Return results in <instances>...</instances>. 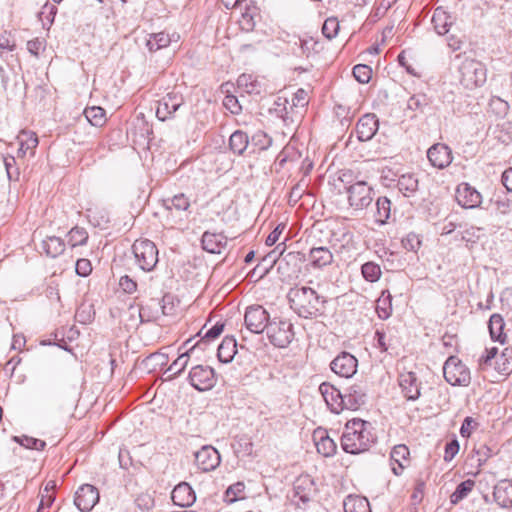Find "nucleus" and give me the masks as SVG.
I'll return each mask as SVG.
<instances>
[{
    "label": "nucleus",
    "instance_id": "1",
    "mask_svg": "<svg viewBox=\"0 0 512 512\" xmlns=\"http://www.w3.org/2000/svg\"><path fill=\"white\" fill-rule=\"evenodd\" d=\"M375 440L371 423L354 418L345 425L341 446L346 453L358 454L367 451Z\"/></svg>",
    "mask_w": 512,
    "mask_h": 512
},
{
    "label": "nucleus",
    "instance_id": "2",
    "mask_svg": "<svg viewBox=\"0 0 512 512\" xmlns=\"http://www.w3.org/2000/svg\"><path fill=\"white\" fill-rule=\"evenodd\" d=\"M288 299L294 312L305 319L321 315L326 302L314 289L305 286L291 288Z\"/></svg>",
    "mask_w": 512,
    "mask_h": 512
},
{
    "label": "nucleus",
    "instance_id": "3",
    "mask_svg": "<svg viewBox=\"0 0 512 512\" xmlns=\"http://www.w3.org/2000/svg\"><path fill=\"white\" fill-rule=\"evenodd\" d=\"M285 243L278 244L273 251L268 254L269 258H272L274 262H278V271L285 275L287 278L297 276L300 272V267L303 262L306 261L304 253L299 251L285 252Z\"/></svg>",
    "mask_w": 512,
    "mask_h": 512
},
{
    "label": "nucleus",
    "instance_id": "4",
    "mask_svg": "<svg viewBox=\"0 0 512 512\" xmlns=\"http://www.w3.org/2000/svg\"><path fill=\"white\" fill-rule=\"evenodd\" d=\"M460 83L466 89L481 87L486 82L487 69L485 65L472 58H465L459 66Z\"/></svg>",
    "mask_w": 512,
    "mask_h": 512
},
{
    "label": "nucleus",
    "instance_id": "5",
    "mask_svg": "<svg viewBox=\"0 0 512 512\" xmlns=\"http://www.w3.org/2000/svg\"><path fill=\"white\" fill-rule=\"evenodd\" d=\"M138 267L143 271H152L158 263V249L148 240H136L132 246Z\"/></svg>",
    "mask_w": 512,
    "mask_h": 512
},
{
    "label": "nucleus",
    "instance_id": "6",
    "mask_svg": "<svg viewBox=\"0 0 512 512\" xmlns=\"http://www.w3.org/2000/svg\"><path fill=\"white\" fill-rule=\"evenodd\" d=\"M443 375L453 386H468L471 380L470 371L456 356H450L444 363Z\"/></svg>",
    "mask_w": 512,
    "mask_h": 512
},
{
    "label": "nucleus",
    "instance_id": "7",
    "mask_svg": "<svg viewBox=\"0 0 512 512\" xmlns=\"http://www.w3.org/2000/svg\"><path fill=\"white\" fill-rule=\"evenodd\" d=\"M270 342L279 348L287 347L294 338L293 325L287 320L274 318L266 330Z\"/></svg>",
    "mask_w": 512,
    "mask_h": 512
},
{
    "label": "nucleus",
    "instance_id": "8",
    "mask_svg": "<svg viewBox=\"0 0 512 512\" xmlns=\"http://www.w3.org/2000/svg\"><path fill=\"white\" fill-rule=\"evenodd\" d=\"M348 202L354 210H363L373 201V188L365 181H358L347 188Z\"/></svg>",
    "mask_w": 512,
    "mask_h": 512
},
{
    "label": "nucleus",
    "instance_id": "9",
    "mask_svg": "<svg viewBox=\"0 0 512 512\" xmlns=\"http://www.w3.org/2000/svg\"><path fill=\"white\" fill-rule=\"evenodd\" d=\"M244 321L249 331L259 334L267 330L271 320H269V315L262 306L255 305L246 309Z\"/></svg>",
    "mask_w": 512,
    "mask_h": 512
},
{
    "label": "nucleus",
    "instance_id": "10",
    "mask_svg": "<svg viewBox=\"0 0 512 512\" xmlns=\"http://www.w3.org/2000/svg\"><path fill=\"white\" fill-rule=\"evenodd\" d=\"M191 384L199 391L211 389L216 382L214 369L210 366L198 365L189 373Z\"/></svg>",
    "mask_w": 512,
    "mask_h": 512
},
{
    "label": "nucleus",
    "instance_id": "11",
    "mask_svg": "<svg viewBox=\"0 0 512 512\" xmlns=\"http://www.w3.org/2000/svg\"><path fill=\"white\" fill-rule=\"evenodd\" d=\"M99 501V491L90 484H83L75 493L74 503L82 512H89Z\"/></svg>",
    "mask_w": 512,
    "mask_h": 512
},
{
    "label": "nucleus",
    "instance_id": "12",
    "mask_svg": "<svg viewBox=\"0 0 512 512\" xmlns=\"http://www.w3.org/2000/svg\"><path fill=\"white\" fill-rule=\"evenodd\" d=\"M221 462V455L217 449L211 445H204L195 452V463L199 469L204 472L214 470Z\"/></svg>",
    "mask_w": 512,
    "mask_h": 512
},
{
    "label": "nucleus",
    "instance_id": "13",
    "mask_svg": "<svg viewBox=\"0 0 512 512\" xmlns=\"http://www.w3.org/2000/svg\"><path fill=\"white\" fill-rule=\"evenodd\" d=\"M358 361L348 352H342L331 362V370L340 377L350 378L357 371Z\"/></svg>",
    "mask_w": 512,
    "mask_h": 512
},
{
    "label": "nucleus",
    "instance_id": "14",
    "mask_svg": "<svg viewBox=\"0 0 512 512\" xmlns=\"http://www.w3.org/2000/svg\"><path fill=\"white\" fill-rule=\"evenodd\" d=\"M319 391L331 412L339 414L346 409L343 393H341L335 386L324 382L319 386Z\"/></svg>",
    "mask_w": 512,
    "mask_h": 512
},
{
    "label": "nucleus",
    "instance_id": "15",
    "mask_svg": "<svg viewBox=\"0 0 512 512\" xmlns=\"http://www.w3.org/2000/svg\"><path fill=\"white\" fill-rule=\"evenodd\" d=\"M427 157L431 165L438 169H443L452 162V151L443 143L432 145L427 151Z\"/></svg>",
    "mask_w": 512,
    "mask_h": 512
},
{
    "label": "nucleus",
    "instance_id": "16",
    "mask_svg": "<svg viewBox=\"0 0 512 512\" xmlns=\"http://www.w3.org/2000/svg\"><path fill=\"white\" fill-rule=\"evenodd\" d=\"M183 104V98L177 93H168L163 97L156 109V116L160 121L170 118Z\"/></svg>",
    "mask_w": 512,
    "mask_h": 512
},
{
    "label": "nucleus",
    "instance_id": "17",
    "mask_svg": "<svg viewBox=\"0 0 512 512\" xmlns=\"http://www.w3.org/2000/svg\"><path fill=\"white\" fill-rule=\"evenodd\" d=\"M399 386L403 396L409 401H415L421 395L420 382L412 371L403 372L399 375Z\"/></svg>",
    "mask_w": 512,
    "mask_h": 512
},
{
    "label": "nucleus",
    "instance_id": "18",
    "mask_svg": "<svg viewBox=\"0 0 512 512\" xmlns=\"http://www.w3.org/2000/svg\"><path fill=\"white\" fill-rule=\"evenodd\" d=\"M409 456V448L404 444H398L392 448L390 453V465L394 475H402L404 469L409 466Z\"/></svg>",
    "mask_w": 512,
    "mask_h": 512
},
{
    "label": "nucleus",
    "instance_id": "19",
    "mask_svg": "<svg viewBox=\"0 0 512 512\" xmlns=\"http://www.w3.org/2000/svg\"><path fill=\"white\" fill-rule=\"evenodd\" d=\"M378 127L379 121L375 114L367 113L363 115L356 125L357 138L362 142L371 140L376 134Z\"/></svg>",
    "mask_w": 512,
    "mask_h": 512
},
{
    "label": "nucleus",
    "instance_id": "20",
    "mask_svg": "<svg viewBox=\"0 0 512 512\" xmlns=\"http://www.w3.org/2000/svg\"><path fill=\"white\" fill-rule=\"evenodd\" d=\"M456 200L464 208H476L481 204V194L467 183L458 185Z\"/></svg>",
    "mask_w": 512,
    "mask_h": 512
},
{
    "label": "nucleus",
    "instance_id": "21",
    "mask_svg": "<svg viewBox=\"0 0 512 512\" xmlns=\"http://www.w3.org/2000/svg\"><path fill=\"white\" fill-rule=\"evenodd\" d=\"M171 499L175 505L184 508L191 506L195 502L196 495L187 482H181L172 490Z\"/></svg>",
    "mask_w": 512,
    "mask_h": 512
},
{
    "label": "nucleus",
    "instance_id": "22",
    "mask_svg": "<svg viewBox=\"0 0 512 512\" xmlns=\"http://www.w3.org/2000/svg\"><path fill=\"white\" fill-rule=\"evenodd\" d=\"M293 489L295 496L303 503L308 502L316 490L314 480L308 474L297 477L294 481Z\"/></svg>",
    "mask_w": 512,
    "mask_h": 512
},
{
    "label": "nucleus",
    "instance_id": "23",
    "mask_svg": "<svg viewBox=\"0 0 512 512\" xmlns=\"http://www.w3.org/2000/svg\"><path fill=\"white\" fill-rule=\"evenodd\" d=\"M309 260L313 268L322 269L333 263L334 256L329 248L319 246L310 249Z\"/></svg>",
    "mask_w": 512,
    "mask_h": 512
},
{
    "label": "nucleus",
    "instance_id": "24",
    "mask_svg": "<svg viewBox=\"0 0 512 512\" xmlns=\"http://www.w3.org/2000/svg\"><path fill=\"white\" fill-rule=\"evenodd\" d=\"M240 6V0H235L233 3V11L230 14L229 25L226 30L231 29L233 23L238 24L242 31H250L253 29L254 21L253 17L248 13H243L241 10L238 12Z\"/></svg>",
    "mask_w": 512,
    "mask_h": 512
},
{
    "label": "nucleus",
    "instance_id": "25",
    "mask_svg": "<svg viewBox=\"0 0 512 512\" xmlns=\"http://www.w3.org/2000/svg\"><path fill=\"white\" fill-rule=\"evenodd\" d=\"M493 497L495 502L503 508L512 505V482L501 480L494 486Z\"/></svg>",
    "mask_w": 512,
    "mask_h": 512
},
{
    "label": "nucleus",
    "instance_id": "26",
    "mask_svg": "<svg viewBox=\"0 0 512 512\" xmlns=\"http://www.w3.org/2000/svg\"><path fill=\"white\" fill-rule=\"evenodd\" d=\"M344 405L348 410H357L365 403L366 394L360 385H352L343 394Z\"/></svg>",
    "mask_w": 512,
    "mask_h": 512
},
{
    "label": "nucleus",
    "instance_id": "27",
    "mask_svg": "<svg viewBox=\"0 0 512 512\" xmlns=\"http://www.w3.org/2000/svg\"><path fill=\"white\" fill-rule=\"evenodd\" d=\"M225 343L226 352H232V355H229V358L226 357V364H233V362H236L240 366L239 369H236L233 365L230 367V370H234V373H232L231 376L234 377L235 380H239L246 371V368H244L242 363L239 361L242 356L238 354L236 340L234 337L226 336Z\"/></svg>",
    "mask_w": 512,
    "mask_h": 512
},
{
    "label": "nucleus",
    "instance_id": "28",
    "mask_svg": "<svg viewBox=\"0 0 512 512\" xmlns=\"http://www.w3.org/2000/svg\"><path fill=\"white\" fill-rule=\"evenodd\" d=\"M504 327L505 322L500 314L494 313L490 316L488 328L492 340L499 341L501 344L506 342L507 335L503 332Z\"/></svg>",
    "mask_w": 512,
    "mask_h": 512
},
{
    "label": "nucleus",
    "instance_id": "29",
    "mask_svg": "<svg viewBox=\"0 0 512 512\" xmlns=\"http://www.w3.org/2000/svg\"><path fill=\"white\" fill-rule=\"evenodd\" d=\"M314 438L318 453L325 457H331L335 454L337 445L326 432H315Z\"/></svg>",
    "mask_w": 512,
    "mask_h": 512
},
{
    "label": "nucleus",
    "instance_id": "30",
    "mask_svg": "<svg viewBox=\"0 0 512 512\" xmlns=\"http://www.w3.org/2000/svg\"><path fill=\"white\" fill-rule=\"evenodd\" d=\"M431 21L435 31L439 35L447 34L450 26L452 25L451 16L442 7H437L434 10Z\"/></svg>",
    "mask_w": 512,
    "mask_h": 512
},
{
    "label": "nucleus",
    "instance_id": "31",
    "mask_svg": "<svg viewBox=\"0 0 512 512\" xmlns=\"http://www.w3.org/2000/svg\"><path fill=\"white\" fill-rule=\"evenodd\" d=\"M43 252L51 258H56L65 250V242L62 238L56 236H48L41 243Z\"/></svg>",
    "mask_w": 512,
    "mask_h": 512
},
{
    "label": "nucleus",
    "instance_id": "32",
    "mask_svg": "<svg viewBox=\"0 0 512 512\" xmlns=\"http://www.w3.org/2000/svg\"><path fill=\"white\" fill-rule=\"evenodd\" d=\"M248 145L249 137L244 131L236 130L229 137V150L234 155H242Z\"/></svg>",
    "mask_w": 512,
    "mask_h": 512
},
{
    "label": "nucleus",
    "instance_id": "33",
    "mask_svg": "<svg viewBox=\"0 0 512 512\" xmlns=\"http://www.w3.org/2000/svg\"><path fill=\"white\" fill-rule=\"evenodd\" d=\"M418 186V178L412 173L401 175L397 181V187L405 197L414 196L418 191Z\"/></svg>",
    "mask_w": 512,
    "mask_h": 512
},
{
    "label": "nucleus",
    "instance_id": "34",
    "mask_svg": "<svg viewBox=\"0 0 512 512\" xmlns=\"http://www.w3.org/2000/svg\"><path fill=\"white\" fill-rule=\"evenodd\" d=\"M224 239V236L222 233H210L205 232L202 235V247L204 250H206L209 253L212 254H219L221 253V250L223 248L222 240Z\"/></svg>",
    "mask_w": 512,
    "mask_h": 512
},
{
    "label": "nucleus",
    "instance_id": "35",
    "mask_svg": "<svg viewBox=\"0 0 512 512\" xmlns=\"http://www.w3.org/2000/svg\"><path fill=\"white\" fill-rule=\"evenodd\" d=\"M345 512H371L369 501L361 496H348L344 501Z\"/></svg>",
    "mask_w": 512,
    "mask_h": 512
},
{
    "label": "nucleus",
    "instance_id": "36",
    "mask_svg": "<svg viewBox=\"0 0 512 512\" xmlns=\"http://www.w3.org/2000/svg\"><path fill=\"white\" fill-rule=\"evenodd\" d=\"M495 369L505 375L512 372V348L506 347L499 356H496Z\"/></svg>",
    "mask_w": 512,
    "mask_h": 512
},
{
    "label": "nucleus",
    "instance_id": "37",
    "mask_svg": "<svg viewBox=\"0 0 512 512\" xmlns=\"http://www.w3.org/2000/svg\"><path fill=\"white\" fill-rule=\"evenodd\" d=\"M391 215V201L387 197H379L376 200L375 221L381 225L385 224Z\"/></svg>",
    "mask_w": 512,
    "mask_h": 512
},
{
    "label": "nucleus",
    "instance_id": "38",
    "mask_svg": "<svg viewBox=\"0 0 512 512\" xmlns=\"http://www.w3.org/2000/svg\"><path fill=\"white\" fill-rule=\"evenodd\" d=\"M171 38L164 32L154 33L149 36L146 41V46L151 52H155L159 49L169 46Z\"/></svg>",
    "mask_w": 512,
    "mask_h": 512
},
{
    "label": "nucleus",
    "instance_id": "39",
    "mask_svg": "<svg viewBox=\"0 0 512 512\" xmlns=\"http://www.w3.org/2000/svg\"><path fill=\"white\" fill-rule=\"evenodd\" d=\"M475 486V481L472 479H467L460 484L457 485L455 491L450 496V502L452 504H457L462 501L464 498L468 496V494L473 490Z\"/></svg>",
    "mask_w": 512,
    "mask_h": 512
},
{
    "label": "nucleus",
    "instance_id": "40",
    "mask_svg": "<svg viewBox=\"0 0 512 512\" xmlns=\"http://www.w3.org/2000/svg\"><path fill=\"white\" fill-rule=\"evenodd\" d=\"M86 119L96 127L102 126L106 121L105 110L99 106L88 107L84 110Z\"/></svg>",
    "mask_w": 512,
    "mask_h": 512
},
{
    "label": "nucleus",
    "instance_id": "41",
    "mask_svg": "<svg viewBox=\"0 0 512 512\" xmlns=\"http://www.w3.org/2000/svg\"><path fill=\"white\" fill-rule=\"evenodd\" d=\"M245 499V484L243 482H237L226 489V503L233 504Z\"/></svg>",
    "mask_w": 512,
    "mask_h": 512
},
{
    "label": "nucleus",
    "instance_id": "42",
    "mask_svg": "<svg viewBox=\"0 0 512 512\" xmlns=\"http://www.w3.org/2000/svg\"><path fill=\"white\" fill-rule=\"evenodd\" d=\"M363 278L368 282H376L380 279L382 271L380 266L372 261L366 262L361 266Z\"/></svg>",
    "mask_w": 512,
    "mask_h": 512
},
{
    "label": "nucleus",
    "instance_id": "43",
    "mask_svg": "<svg viewBox=\"0 0 512 512\" xmlns=\"http://www.w3.org/2000/svg\"><path fill=\"white\" fill-rule=\"evenodd\" d=\"M87 240L88 232L82 227L75 226L68 233V244L71 247L85 245Z\"/></svg>",
    "mask_w": 512,
    "mask_h": 512
},
{
    "label": "nucleus",
    "instance_id": "44",
    "mask_svg": "<svg viewBox=\"0 0 512 512\" xmlns=\"http://www.w3.org/2000/svg\"><path fill=\"white\" fill-rule=\"evenodd\" d=\"M491 456V449L484 444H481L478 448H475L470 455V461L475 464L478 468L483 466Z\"/></svg>",
    "mask_w": 512,
    "mask_h": 512
},
{
    "label": "nucleus",
    "instance_id": "45",
    "mask_svg": "<svg viewBox=\"0 0 512 512\" xmlns=\"http://www.w3.org/2000/svg\"><path fill=\"white\" fill-rule=\"evenodd\" d=\"M13 440L27 449L42 451L46 447L45 441L26 435L14 436Z\"/></svg>",
    "mask_w": 512,
    "mask_h": 512
},
{
    "label": "nucleus",
    "instance_id": "46",
    "mask_svg": "<svg viewBox=\"0 0 512 512\" xmlns=\"http://www.w3.org/2000/svg\"><path fill=\"white\" fill-rule=\"evenodd\" d=\"M195 346L196 345H193L189 350L179 355L178 358L168 367L167 372H171L173 376L179 375L187 366L189 352H191Z\"/></svg>",
    "mask_w": 512,
    "mask_h": 512
},
{
    "label": "nucleus",
    "instance_id": "47",
    "mask_svg": "<svg viewBox=\"0 0 512 512\" xmlns=\"http://www.w3.org/2000/svg\"><path fill=\"white\" fill-rule=\"evenodd\" d=\"M340 24L337 18L330 17L327 18L322 26V33L323 35L331 40L335 38L339 32Z\"/></svg>",
    "mask_w": 512,
    "mask_h": 512
},
{
    "label": "nucleus",
    "instance_id": "48",
    "mask_svg": "<svg viewBox=\"0 0 512 512\" xmlns=\"http://www.w3.org/2000/svg\"><path fill=\"white\" fill-rule=\"evenodd\" d=\"M353 75L359 83L366 84L371 79L372 69L368 65L358 64L353 68Z\"/></svg>",
    "mask_w": 512,
    "mask_h": 512
},
{
    "label": "nucleus",
    "instance_id": "49",
    "mask_svg": "<svg viewBox=\"0 0 512 512\" xmlns=\"http://www.w3.org/2000/svg\"><path fill=\"white\" fill-rule=\"evenodd\" d=\"M38 145V137L34 132L23 131L20 139V150L34 149Z\"/></svg>",
    "mask_w": 512,
    "mask_h": 512
},
{
    "label": "nucleus",
    "instance_id": "50",
    "mask_svg": "<svg viewBox=\"0 0 512 512\" xmlns=\"http://www.w3.org/2000/svg\"><path fill=\"white\" fill-rule=\"evenodd\" d=\"M166 202L170 203L167 205L168 209L173 207L178 211H186L190 206V202L184 194L175 195L173 198L167 200Z\"/></svg>",
    "mask_w": 512,
    "mask_h": 512
},
{
    "label": "nucleus",
    "instance_id": "51",
    "mask_svg": "<svg viewBox=\"0 0 512 512\" xmlns=\"http://www.w3.org/2000/svg\"><path fill=\"white\" fill-rule=\"evenodd\" d=\"M497 354H498V350L496 347L486 349L485 354H483L478 360L479 366L482 369H486L488 367H491L493 364L495 365V360H496Z\"/></svg>",
    "mask_w": 512,
    "mask_h": 512
},
{
    "label": "nucleus",
    "instance_id": "52",
    "mask_svg": "<svg viewBox=\"0 0 512 512\" xmlns=\"http://www.w3.org/2000/svg\"><path fill=\"white\" fill-rule=\"evenodd\" d=\"M135 504L142 511H149L155 505L154 497L149 493H141L135 499Z\"/></svg>",
    "mask_w": 512,
    "mask_h": 512
},
{
    "label": "nucleus",
    "instance_id": "53",
    "mask_svg": "<svg viewBox=\"0 0 512 512\" xmlns=\"http://www.w3.org/2000/svg\"><path fill=\"white\" fill-rule=\"evenodd\" d=\"M421 239L419 235L415 233H409L402 240L403 247L408 251L416 252L421 246Z\"/></svg>",
    "mask_w": 512,
    "mask_h": 512
},
{
    "label": "nucleus",
    "instance_id": "54",
    "mask_svg": "<svg viewBox=\"0 0 512 512\" xmlns=\"http://www.w3.org/2000/svg\"><path fill=\"white\" fill-rule=\"evenodd\" d=\"M224 331V322L218 321L211 328H209L202 336V341L208 342L219 337Z\"/></svg>",
    "mask_w": 512,
    "mask_h": 512
},
{
    "label": "nucleus",
    "instance_id": "55",
    "mask_svg": "<svg viewBox=\"0 0 512 512\" xmlns=\"http://www.w3.org/2000/svg\"><path fill=\"white\" fill-rule=\"evenodd\" d=\"M226 110L234 115H237L242 111V106L240 105L237 97L230 94L229 89H226Z\"/></svg>",
    "mask_w": 512,
    "mask_h": 512
},
{
    "label": "nucleus",
    "instance_id": "56",
    "mask_svg": "<svg viewBox=\"0 0 512 512\" xmlns=\"http://www.w3.org/2000/svg\"><path fill=\"white\" fill-rule=\"evenodd\" d=\"M76 273L81 277H87L92 272V265L90 260L80 258L76 261L75 265Z\"/></svg>",
    "mask_w": 512,
    "mask_h": 512
},
{
    "label": "nucleus",
    "instance_id": "57",
    "mask_svg": "<svg viewBox=\"0 0 512 512\" xmlns=\"http://www.w3.org/2000/svg\"><path fill=\"white\" fill-rule=\"evenodd\" d=\"M89 222L95 226L99 227L101 229L107 228V224L109 223V217L105 213H101L98 215V213H91L88 215Z\"/></svg>",
    "mask_w": 512,
    "mask_h": 512
},
{
    "label": "nucleus",
    "instance_id": "58",
    "mask_svg": "<svg viewBox=\"0 0 512 512\" xmlns=\"http://www.w3.org/2000/svg\"><path fill=\"white\" fill-rule=\"evenodd\" d=\"M161 310L163 315H173L175 313L174 296L165 294L161 300Z\"/></svg>",
    "mask_w": 512,
    "mask_h": 512
},
{
    "label": "nucleus",
    "instance_id": "59",
    "mask_svg": "<svg viewBox=\"0 0 512 512\" xmlns=\"http://www.w3.org/2000/svg\"><path fill=\"white\" fill-rule=\"evenodd\" d=\"M459 452V443L456 439L451 440L445 445L444 460L450 462Z\"/></svg>",
    "mask_w": 512,
    "mask_h": 512
},
{
    "label": "nucleus",
    "instance_id": "60",
    "mask_svg": "<svg viewBox=\"0 0 512 512\" xmlns=\"http://www.w3.org/2000/svg\"><path fill=\"white\" fill-rule=\"evenodd\" d=\"M490 107L495 109L499 115H506L509 110V105L506 101L499 97H493L490 101Z\"/></svg>",
    "mask_w": 512,
    "mask_h": 512
},
{
    "label": "nucleus",
    "instance_id": "61",
    "mask_svg": "<svg viewBox=\"0 0 512 512\" xmlns=\"http://www.w3.org/2000/svg\"><path fill=\"white\" fill-rule=\"evenodd\" d=\"M285 228H286V224L285 223H279L273 229V231L267 236V238L265 240V244L267 246L274 245L279 240V237H280V235L282 234V232L284 231Z\"/></svg>",
    "mask_w": 512,
    "mask_h": 512
},
{
    "label": "nucleus",
    "instance_id": "62",
    "mask_svg": "<svg viewBox=\"0 0 512 512\" xmlns=\"http://www.w3.org/2000/svg\"><path fill=\"white\" fill-rule=\"evenodd\" d=\"M119 286L125 293L128 294L134 293L137 289V283L127 275L120 278Z\"/></svg>",
    "mask_w": 512,
    "mask_h": 512
},
{
    "label": "nucleus",
    "instance_id": "63",
    "mask_svg": "<svg viewBox=\"0 0 512 512\" xmlns=\"http://www.w3.org/2000/svg\"><path fill=\"white\" fill-rule=\"evenodd\" d=\"M389 8H390L389 3H387V4H385L384 2L380 3L371 12V14L369 16L370 20L373 22L380 20L382 17H384V15L386 14V12L388 11Z\"/></svg>",
    "mask_w": 512,
    "mask_h": 512
},
{
    "label": "nucleus",
    "instance_id": "64",
    "mask_svg": "<svg viewBox=\"0 0 512 512\" xmlns=\"http://www.w3.org/2000/svg\"><path fill=\"white\" fill-rule=\"evenodd\" d=\"M501 181L507 191L512 192V167L502 173Z\"/></svg>",
    "mask_w": 512,
    "mask_h": 512
}]
</instances>
